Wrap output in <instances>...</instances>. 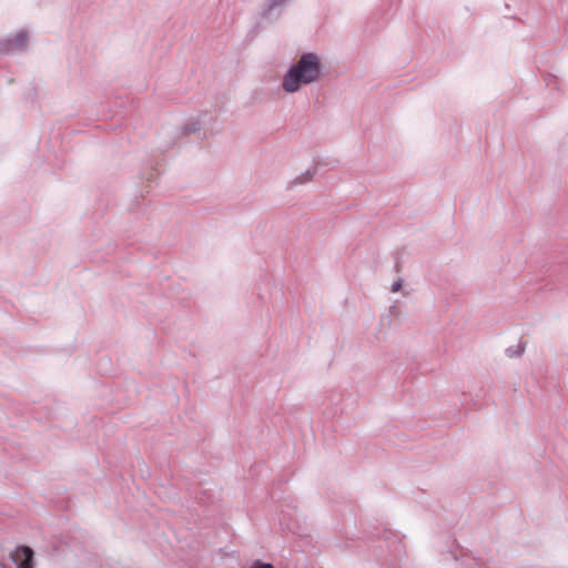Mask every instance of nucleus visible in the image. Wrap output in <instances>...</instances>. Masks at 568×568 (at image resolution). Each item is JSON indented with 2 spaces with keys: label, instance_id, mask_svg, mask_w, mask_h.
Returning <instances> with one entry per match:
<instances>
[{
  "label": "nucleus",
  "instance_id": "5",
  "mask_svg": "<svg viewBox=\"0 0 568 568\" xmlns=\"http://www.w3.org/2000/svg\"><path fill=\"white\" fill-rule=\"evenodd\" d=\"M313 172L311 170H306L301 173L298 176L294 178L291 182H288L287 187L293 189L295 185L304 184L312 180Z\"/></svg>",
  "mask_w": 568,
  "mask_h": 568
},
{
  "label": "nucleus",
  "instance_id": "8",
  "mask_svg": "<svg viewBox=\"0 0 568 568\" xmlns=\"http://www.w3.org/2000/svg\"><path fill=\"white\" fill-rule=\"evenodd\" d=\"M403 286V281L400 278H398L397 281H395L393 284H392V287H390V291L393 293H396L398 292Z\"/></svg>",
  "mask_w": 568,
  "mask_h": 568
},
{
  "label": "nucleus",
  "instance_id": "9",
  "mask_svg": "<svg viewBox=\"0 0 568 568\" xmlns=\"http://www.w3.org/2000/svg\"><path fill=\"white\" fill-rule=\"evenodd\" d=\"M0 568H10V567L0 561Z\"/></svg>",
  "mask_w": 568,
  "mask_h": 568
},
{
  "label": "nucleus",
  "instance_id": "7",
  "mask_svg": "<svg viewBox=\"0 0 568 568\" xmlns=\"http://www.w3.org/2000/svg\"><path fill=\"white\" fill-rule=\"evenodd\" d=\"M545 81H546L547 87H555L557 84V78H556V75H552V74H548L545 78Z\"/></svg>",
  "mask_w": 568,
  "mask_h": 568
},
{
  "label": "nucleus",
  "instance_id": "1",
  "mask_svg": "<svg viewBox=\"0 0 568 568\" xmlns=\"http://www.w3.org/2000/svg\"><path fill=\"white\" fill-rule=\"evenodd\" d=\"M324 75L322 57L315 52H303L285 72L282 89L286 93H295L302 87L315 83Z\"/></svg>",
  "mask_w": 568,
  "mask_h": 568
},
{
  "label": "nucleus",
  "instance_id": "2",
  "mask_svg": "<svg viewBox=\"0 0 568 568\" xmlns=\"http://www.w3.org/2000/svg\"><path fill=\"white\" fill-rule=\"evenodd\" d=\"M215 122V118L209 112H202L195 119H190L182 128V134L197 133L204 131L203 135L206 138L212 134V130L209 129L211 124Z\"/></svg>",
  "mask_w": 568,
  "mask_h": 568
},
{
  "label": "nucleus",
  "instance_id": "4",
  "mask_svg": "<svg viewBox=\"0 0 568 568\" xmlns=\"http://www.w3.org/2000/svg\"><path fill=\"white\" fill-rule=\"evenodd\" d=\"M28 41V31L21 29L17 31L14 34L8 36L0 42V51L2 53H13L17 51H21L27 47Z\"/></svg>",
  "mask_w": 568,
  "mask_h": 568
},
{
  "label": "nucleus",
  "instance_id": "3",
  "mask_svg": "<svg viewBox=\"0 0 568 568\" xmlns=\"http://www.w3.org/2000/svg\"><path fill=\"white\" fill-rule=\"evenodd\" d=\"M34 557V550L26 545L17 546L9 554V558L16 568H37Z\"/></svg>",
  "mask_w": 568,
  "mask_h": 568
},
{
  "label": "nucleus",
  "instance_id": "6",
  "mask_svg": "<svg viewBox=\"0 0 568 568\" xmlns=\"http://www.w3.org/2000/svg\"><path fill=\"white\" fill-rule=\"evenodd\" d=\"M251 568H275V567L272 564H270V562H264V561H261V560H256V561L253 562Z\"/></svg>",
  "mask_w": 568,
  "mask_h": 568
}]
</instances>
